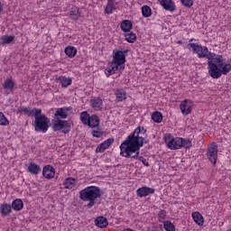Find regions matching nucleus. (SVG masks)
<instances>
[{"instance_id": "17", "label": "nucleus", "mask_w": 231, "mask_h": 231, "mask_svg": "<svg viewBox=\"0 0 231 231\" xmlns=\"http://www.w3.org/2000/svg\"><path fill=\"white\" fill-rule=\"evenodd\" d=\"M91 106L95 111H101L102 107H104V103L100 97H94L91 99Z\"/></svg>"}, {"instance_id": "42", "label": "nucleus", "mask_w": 231, "mask_h": 231, "mask_svg": "<svg viewBox=\"0 0 231 231\" xmlns=\"http://www.w3.org/2000/svg\"><path fill=\"white\" fill-rule=\"evenodd\" d=\"M107 149L106 145H104V143H101L96 148V152H104Z\"/></svg>"}, {"instance_id": "39", "label": "nucleus", "mask_w": 231, "mask_h": 231, "mask_svg": "<svg viewBox=\"0 0 231 231\" xmlns=\"http://www.w3.org/2000/svg\"><path fill=\"white\" fill-rule=\"evenodd\" d=\"M9 124L10 121H8L5 114H3V112H0V125H8Z\"/></svg>"}, {"instance_id": "8", "label": "nucleus", "mask_w": 231, "mask_h": 231, "mask_svg": "<svg viewBox=\"0 0 231 231\" xmlns=\"http://www.w3.org/2000/svg\"><path fill=\"white\" fill-rule=\"evenodd\" d=\"M183 142V138L181 137H172V135L169 134L165 139V143L167 144L168 149L171 151H176L178 149H181V143Z\"/></svg>"}, {"instance_id": "30", "label": "nucleus", "mask_w": 231, "mask_h": 231, "mask_svg": "<svg viewBox=\"0 0 231 231\" xmlns=\"http://www.w3.org/2000/svg\"><path fill=\"white\" fill-rule=\"evenodd\" d=\"M152 120H153L155 124H162V122H163V115L161 112L155 111L152 114Z\"/></svg>"}, {"instance_id": "7", "label": "nucleus", "mask_w": 231, "mask_h": 231, "mask_svg": "<svg viewBox=\"0 0 231 231\" xmlns=\"http://www.w3.org/2000/svg\"><path fill=\"white\" fill-rule=\"evenodd\" d=\"M120 155L124 156L125 158H134V160H139V162H142L143 165H145V167H149V162L143 156H140V149L133 151L131 148L129 149H123L120 150Z\"/></svg>"}, {"instance_id": "2", "label": "nucleus", "mask_w": 231, "mask_h": 231, "mask_svg": "<svg viewBox=\"0 0 231 231\" xmlns=\"http://www.w3.org/2000/svg\"><path fill=\"white\" fill-rule=\"evenodd\" d=\"M145 136H147V129L138 126L121 143L120 150L131 149L132 151H138V149L143 147V140Z\"/></svg>"}, {"instance_id": "31", "label": "nucleus", "mask_w": 231, "mask_h": 231, "mask_svg": "<svg viewBox=\"0 0 231 231\" xmlns=\"http://www.w3.org/2000/svg\"><path fill=\"white\" fill-rule=\"evenodd\" d=\"M4 89H8L9 91H14V87L15 86V83L12 79H5L3 83Z\"/></svg>"}, {"instance_id": "43", "label": "nucleus", "mask_w": 231, "mask_h": 231, "mask_svg": "<svg viewBox=\"0 0 231 231\" xmlns=\"http://www.w3.org/2000/svg\"><path fill=\"white\" fill-rule=\"evenodd\" d=\"M158 217L159 219H165V217H167V211H165L164 209L160 210Z\"/></svg>"}, {"instance_id": "22", "label": "nucleus", "mask_w": 231, "mask_h": 231, "mask_svg": "<svg viewBox=\"0 0 231 231\" xmlns=\"http://www.w3.org/2000/svg\"><path fill=\"white\" fill-rule=\"evenodd\" d=\"M69 107H63V108H58L56 113L54 114V118H61L62 120L68 118V113L66 111H69Z\"/></svg>"}, {"instance_id": "37", "label": "nucleus", "mask_w": 231, "mask_h": 231, "mask_svg": "<svg viewBox=\"0 0 231 231\" xmlns=\"http://www.w3.org/2000/svg\"><path fill=\"white\" fill-rule=\"evenodd\" d=\"M92 135L94 138H102L104 136V131L100 130V128H97V130L92 131Z\"/></svg>"}, {"instance_id": "14", "label": "nucleus", "mask_w": 231, "mask_h": 231, "mask_svg": "<svg viewBox=\"0 0 231 231\" xmlns=\"http://www.w3.org/2000/svg\"><path fill=\"white\" fill-rule=\"evenodd\" d=\"M161 5L167 12H175L176 11V4L172 2V0H163L162 1Z\"/></svg>"}, {"instance_id": "29", "label": "nucleus", "mask_w": 231, "mask_h": 231, "mask_svg": "<svg viewBox=\"0 0 231 231\" xmlns=\"http://www.w3.org/2000/svg\"><path fill=\"white\" fill-rule=\"evenodd\" d=\"M65 54L67 57H69V59H73V57H77V48L74 46H67L65 48Z\"/></svg>"}, {"instance_id": "3", "label": "nucleus", "mask_w": 231, "mask_h": 231, "mask_svg": "<svg viewBox=\"0 0 231 231\" xmlns=\"http://www.w3.org/2000/svg\"><path fill=\"white\" fill-rule=\"evenodd\" d=\"M99 198H102V191L97 186H88L79 191V199L88 202L86 205L87 208H93Z\"/></svg>"}, {"instance_id": "27", "label": "nucleus", "mask_w": 231, "mask_h": 231, "mask_svg": "<svg viewBox=\"0 0 231 231\" xmlns=\"http://www.w3.org/2000/svg\"><path fill=\"white\" fill-rule=\"evenodd\" d=\"M192 217L197 225H199V226H203L205 219L203 218V216L199 212H193Z\"/></svg>"}, {"instance_id": "33", "label": "nucleus", "mask_w": 231, "mask_h": 231, "mask_svg": "<svg viewBox=\"0 0 231 231\" xmlns=\"http://www.w3.org/2000/svg\"><path fill=\"white\" fill-rule=\"evenodd\" d=\"M125 41L133 44L136 42V34L133 32L125 34Z\"/></svg>"}, {"instance_id": "12", "label": "nucleus", "mask_w": 231, "mask_h": 231, "mask_svg": "<svg viewBox=\"0 0 231 231\" xmlns=\"http://www.w3.org/2000/svg\"><path fill=\"white\" fill-rule=\"evenodd\" d=\"M36 111H40V108H32L31 110L30 107L20 106L16 112L20 113V115H25L27 116H35Z\"/></svg>"}, {"instance_id": "5", "label": "nucleus", "mask_w": 231, "mask_h": 231, "mask_svg": "<svg viewBox=\"0 0 231 231\" xmlns=\"http://www.w3.org/2000/svg\"><path fill=\"white\" fill-rule=\"evenodd\" d=\"M36 133H48V129L51 125L50 118L42 114V110H36L34 113V122L32 123Z\"/></svg>"}, {"instance_id": "47", "label": "nucleus", "mask_w": 231, "mask_h": 231, "mask_svg": "<svg viewBox=\"0 0 231 231\" xmlns=\"http://www.w3.org/2000/svg\"><path fill=\"white\" fill-rule=\"evenodd\" d=\"M129 52V50H125L123 51L124 55H125V53H128Z\"/></svg>"}, {"instance_id": "44", "label": "nucleus", "mask_w": 231, "mask_h": 231, "mask_svg": "<svg viewBox=\"0 0 231 231\" xmlns=\"http://www.w3.org/2000/svg\"><path fill=\"white\" fill-rule=\"evenodd\" d=\"M143 143H149V139H147V136H144V140L143 141Z\"/></svg>"}, {"instance_id": "9", "label": "nucleus", "mask_w": 231, "mask_h": 231, "mask_svg": "<svg viewBox=\"0 0 231 231\" xmlns=\"http://www.w3.org/2000/svg\"><path fill=\"white\" fill-rule=\"evenodd\" d=\"M180 111L181 114L184 115V116H187V115H190L192 113V108L194 107V102L189 99H184L180 105Z\"/></svg>"}, {"instance_id": "6", "label": "nucleus", "mask_w": 231, "mask_h": 231, "mask_svg": "<svg viewBox=\"0 0 231 231\" xmlns=\"http://www.w3.org/2000/svg\"><path fill=\"white\" fill-rule=\"evenodd\" d=\"M51 124L54 133L61 131L63 134H68L71 131V122L69 121L61 120L59 117H54L51 120Z\"/></svg>"}, {"instance_id": "1", "label": "nucleus", "mask_w": 231, "mask_h": 231, "mask_svg": "<svg viewBox=\"0 0 231 231\" xmlns=\"http://www.w3.org/2000/svg\"><path fill=\"white\" fill-rule=\"evenodd\" d=\"M194 38L189 40L188 46L192 48L199 59H208V70L211 79H221L222 75H228L231 71V64L225 63L223 55L208 51L207 46H201L198 43H191Z\"/></svg>"}, {"instance_id": "23", "label": "nucleus", "mask_w": 231, "mask_h": 231, "mask_svg": "<svg viewBox=\"0 0 231 231\" xmlns=\"http://www.w3.org/2000/svg\"><path fill=\"white\" fill-rule=\"evenodd\" d=\"M27 171L30 172V174L37 175L39 172H41V166L35 162H30L28 164Z\"/></svg>"}, {"instance_id": "10", "label": "nucleus", "mask_w": 231, "mask_h": 231, "mask_svg": "<svg viewBox=\"0 0 231 231\" xmlns=\"http://www.w3.org/2000/svg\"><path fill=\"white\" fill-rule=\"evenodd\" d=\"M207 156L209 162L216 166V163H217V145L215 143L211 144V146L208 149Z\"/></svg>"}, {"instance_id": "20", "label": "nucleus", "mask_w": 231, "mask_h": 231, "mask_svg": "<svg viewBox=\"0 0 231 231\" xmlns=\"http://www.w3.org/2000/svg\"><path fill=\"white\" fill-rule=\"evenodd\" d=\"M115 10H116V3L115 2V0H108L105 8L106 14H107V15H111V14L115 12Z\"/></svg>"}, {"instance_id": "28", "label": "nucleus", "mask_w": 231, "mask_h": 231, "mask_svg": "<svg viewBox=\"0 0 231 231\" xmlns=\"http://www.w3.org/2000/svg\"><path fill=\"white\" fill-rule=\"evenodd\" d=\"M77 185V180L73 177H69L63 181V186L65 189H73Z\"/></svg>"}, {"instance_id": "25", "label": "nucleus", "mask_w": 231, "mask_h": 231, "mask_svg": "<svg viewBox=\"0 0 231 231\" xmlns=\"http://www.w3.org/2000/svg\"><path fill=\"white\" fill-rule=\"evenodd\" d=\"M88 127H98L100 125V119L98 118V116L93 115L88 119Z\"/></svg>"}, {"instance_id": "16", "label": "nucleus", "mask_w": 231, "mask_h": 231, "mask_svg": "<svg viewBox=\"0 0 231 231\" xmlns=\"http://www.w3.org/2000/svg\"><path fill=\"white\" fill-rule=\"evenodd\" d=\"M115 95L118 102H124V100H127V92L124 88H117L115 92Z\"/></svg>"}, {"instance_id": "18", "label": "nucleus", "mask_w": 231, "mask_h": 231, "mask_svg": "<svg viewBox=\"0 0 231 231\" xmlns=\"http://www.w3.org/2000/svg\"><path fill=\"white\" fill-rule=\"evenodd\" d=\"M95 225L99 228H106V226L109 225V222L107 221V218L106 217H97L95 219Z\"/></svg>"}, {"instance_id": "38", "label": "nucleus", "mask_w": 231, "mask_h": 231, "mask_svg": "<svg viewBox=\"0 0 231 231\" xmlns=\"http://www.w3.org/2000/svg\"><path fill=\"white\" fill-rule=\"evenodd\" d=\"M184 147L185 149H190V147H192V142H190V140H187V139H183L182 138V142L180 144V149Z\"/></svg>"}, {"instance_id": "35", "label": "nucleus", "mask_w": 231, "mask_h": 231, "mask_svg": "<svg viewBox=\"0 0 231 231\" xmlns=\"http://www.w3.org/2000/svg\"><path fill=\"white\" fill-rule=\"evenodd\" d=\"M142 14L144 17H151L152 15V10L149 5H143L142 7Z\"/></svg>"}, {"instance_id": "24", "label": "nucleus", "mask_w": 231, "mask_h": 231, "mask_svg": "<svg viewBox=\"0 0 231 231\" xmlns=\"http://www.w3.org/2000/svg\"><path fill=\"white\" fill-rule=\"evenodd\" d=\"M69 15L72 21H79V19H80V8L77 6L72 7L70 9Z\"/></svg>"}, {"instance_id": "21", "label": "nucleus", "mask_w": 231, "mask_h": 231, "mask_svg": "<svg viewBox=\"0 0 231 231\" xmlns=\"http://www.w3.org/2000/svg\"><path fill=\"white\" fill-rule=\"evenodd\" d=\"M120 28L122 32H125V33H127L131 32V29L133 28V22L130 20H124L120 24Z\"/></svg>"}, {"instance_id": "36", "label": "nucleus", "mask_w": 231, "mask_h": 231, "mask_svg": "<svg viewBox=\"0 0 231 231\" xmlns=\"http://www.w3.org/2000/svg\"><path fill=\"white\" fill-rule=\"evenodd\" d=\"M90 117L91 116H89V114H88L86 111H84L80 114V120H81L82 124H84V125H88V124L89 123Z\"/></svg>"}, {"instance_id": "45", "label": "nucleus", "mask_w": 231, "mask_h": 231, "mask_svg": "<svg viewBox=\"0 0 231 231\" xmlns=\"http://www.w3.org/2000/svg\"><path fill=\"white\" fill-rule=\"evenodd\" d=\"M3 11V4L0 2V14Z\"/></svg>"}, {"instance_id": "13", "label": "nucleus", "mask_w": 231, "mask_h": 231, "mask_svg": "<svg viewBox=\"0 0 231 231\" xmlns=\"http://www.w3.org/2000/svg\"><path fill=\"white\" fill-rule=\"evenodd\" d=\"M138 198H145L149 194H154V189L149 187H142L136 190Z\"/></svg>"}, {"instance_id": "26", "label": "nucleus", "mask_w": 231, "mask_h": 231, "mask_svg": "<svg viewBox=\"0 0 231 231\" xmlns=\"http://www.w3.org/2000/svg\"><path fill=\"white\" fill-rule=\"evenodd\" d=\"M57 81L61 84V88H68L69 86H71L72 79L71 78L60 76L59 78H57Z\"/></svg>"}, {"instance_id": "46", "label": "nucleus", "mask_w": 231, "mask_h": 231, "mask_svg": "<svg viewBox=\"0 0 231 231\" xmlns=\"http://www.w3.org/2000/svg\"><path fill=\"white\" fill-rule=\"evenodd\" d=\"M177 44H180V45H181V44H185V42H181V41H178V42H177Z\"/></svg>"}, {"instance_id": "34", "label": "nucleus", "mask_w": 231, "mask_h": 231, "mask_svg": "<svg viewBox=\"0 0 231 231\" xmlns=\"http://www.w3.org/2000/svg\"><path fill=\"white\" fill-rule=\"evenodd\" d=\"M163 227L166 231H176V226L171 220H166L163 222Z\"/></svg>"}, {"instance_id": "15", "label": "nucleus", "mask_w": 231, "mask_h": 231, "mask_svg": "<svg viewBox=\"0 0 231 231\" xmlns=\"http://www.w3.org/2000/svg\"><path fill=\"white\" fill-rule=\"evenodd\" d=\"M0 214L2 217H6L9 214H12V205L8 203H3L0 205Z\"/></svg>"}, {"instance_id": "32", "label": "nucleus", "mask_w": 231, "mask_h": 231, "mask_svg": "<svg viewBox=\"0 0 231 231\" xmlns=\"http://www.w3.org/2000/svg\"><path fill=\"white\" fill-rule=\"evenodd\" d=\"M14 39H15V36L12 35H4L0 39V44L5 45V44H10Z\"/></svg>"}, {"instance_id": "40", "label": "nucleus", "mask_w": 231, "mask_h": 231, "mask_svg": "<svg viewBox=\"0 0 231 231\" xmlns=\"http://www.w3.org/2000/svg\"><path fill=\"white\" fill-rule=\"evenodd\" d=\"M113 143H115V138L110 137L107 140H106L105 142H103V144L105 145V147L106 149H109L110 145H113Z\"/></svg>"}, {"instance_id": "19", "label": "nucleus", "mask_w": 231, "mask_h": 231, "mask_svg": "<svg viewBox=\"0 0 231 231\" xmlns=\"http://www.w3.org/2000/svg\"><path fill=\"white\" fill-rule=\"evenodd\" d=\"M23 207H24V203L21 199H14L11 204V208H13V210H15L16 212L23 210Z\"/></svg>"}, {"instance_id": "4", "label": "nucleus", "mask_w": 231, "mask_h": 231, "mask_svg": "<svg viewBox=\"0 0 231 231\" xmlns=\"http://www.w3.org/2000/svg\"><path fill=\"white\" fill-rule=\"evenodd\" d=\"M125 54L123 51L114 50L113 51V60L110 64L108 69H105L106 77H111V75L116 73V71H124L125 69V65L124 63L125 60Z\"/></svg>"}, {"instance_id": "11", "label": "nucleus", "mask_w": 231, "mask_h": 231, "mask_svg": "<svg viewBox=\"0 0 231 231\" xmlns=\"http://www.w3.org/2000/svg\"><path fill=\"white\" fill-rule=\"evenodd\" d=\"M42 176L46 178V180H53L55 178V168L51 165H45L42 170Z\"/></svg>"}, {"instance_id": "41", "label": "nucleus", "mask_w": 231, "mask_h": 231, "mask_svg": "<svg viewBox=\"0 0 231 231\" xmlns=\"http://www.w3.org/2000/svg\"><path fill=\"white\" fill-rule=\"evenodd\" d=\"M183 6H186L187 8H190L192 5H194V0H180Z\"/></svg>"}, {"instance_id": "48", "label": "nucleus", "mask_w": 231, "mask_h": 231, "mask_svg": "<svg viewBox=\"0 0 231 231\" xmlns=\"http://www.w3.org/2000/svg\"><path fill=\"white\" fill-rule=\"evenodd\" d=\"M158 1H159L160 5H162V1H163V0H158Z\"/></svg>"}]
</instances>
